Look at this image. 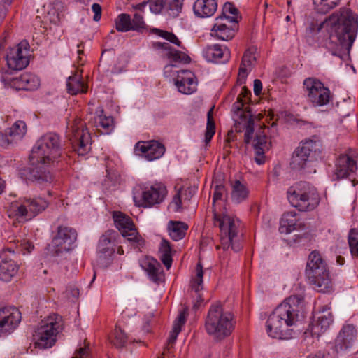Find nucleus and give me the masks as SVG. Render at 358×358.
Instances as JSON below:
<instances>
[{
    "label": "nucleus",
    "instance_id": "9",
    "mask_svg": "<svg viewBox=\"0 0 358 358\" xmlns=\"http://www.w3.org/2000/svg\"><path fill=\"white\" fill-rule=\"evenodd\" d=\"M303 88L308 101L314 107L325 106L330 101V90L317 78H306L303 80Z\"/></svg>",
    "mask_w": 358,
    "mask_h": 358
},
{
    "label": "nucleus",
    "instance_id": "34",
    "mask_svg": "<svg viewBox=\"0 0 358 358\" xmlns=\"http://www.w3.org/2000/svg\"><path fill=\"white\" fill-rule=\"evenodd\" d=\"M140 265L152 281L158 282L160 280V264L156 259L150 257H144L140 260Z\"/></svg>",
    "mask_w": 358,
    "mask_h": 358
},
{
    "label": "nucleus",
    "instance_id": "7",
    "mask_svg": "<svg viewBox=\"0 0 358 358\" xmlns=\"http://www.w3.org/2000/svg\"><path fill=\"white\" fill-rule=\"evenodd\" d=\"M287 199L291 205L300 211L314 210L320 200L316 188L306 182H300L289 187Z\"/></svg>",
    "mask_w": 358,
    "mask_h": 358
},
{
    "label": "nucleus",
    "instance_id": "17",
    "mask_svg": "<svg viewBox=\"0 0 358 358\" xmlns=\"http://www.w3.org/2000/svg\"><path fill=\"white\" fill-rule=\"evenodd\" d=\"M21 313L15 307L0 308V336L12 333L21 321Z\"/></svg>",
    "mask_w": 358,
    "mask_h": 358
},
{
    "label": "nucleus",
    "instance_id": "43",
    "mask_svg": "<svg viewBox=\"0 0 358 358\" xmlns=\"http://www.w3.org/2000/svg\"><path fill=\"white\" fill-rule=\"evenodd\" d=\"M315 10L325 14L338 6L341 0H313Z\"/></svg>",
    "mask_w": 358,
    "mask_h": 358
},
{
    "label": "nucleus",
    "instance_id": "60",
    "mask_svg": "<svg viewBox=\"0 0 358 358\" xmlns=\"http://www.w3.org/2000/svg\"><path fill=\"white\" fill-rule=\"evenodd\" d=\"M19 247L24 255L26 253H30L34 249V245L31 242L25 240L20 243Z\"/></svg>",
    "mask_w": 358,
    "mask_h": 358
},
{
    "label": "nucleus",
    "instance_id": "26",
    "mask_svg": "<svg viewBox=\"0 0 358 358\" xmlns=\"http://www.w3.org/2000/svg\"><path fill=\"white\" fill-rule=\"evenodd\" d=\"M203 57L212 62L224 63L230 57V51L226 46L218 44L208 45L203 50Z\"/></svg>",
    "mask_w": 358,
    "mask_h": 358
},
{
    "label": "nucleus",
    "instance_id": "19",
    "mask_svg": "<svg viewBox=\"0 0 358 358\" xmlns=\"http://www.w3.org/2000/svg\"><path fill=\"white\" fill-rule=\"evenodd\" d=\"M356 337V327L353 324L344 325L335 339L334 350L336 352L348 350L352 347Z\"/></svg>",
    "mask_w": 358,
    "mask_h": 358
},
{
    "label": "nucleus",
    "instance_id": "62",
    "mask_svg": "<svg viewBox=\"0 0 358 358\" xmlns=\"http://www.w3.org/2000/svg\"><path fill=\"white\" fill-rule=\"evenodd\" d=\"M154 47L157 48V49H162L165 51V53H169V52H171L173 48L170 45L169 43H162V42H157L155 43H154Z\"/></svg>",
    "mask_w": 358,
    "mask_h": 358
},
{
    "label": "nucleus",
    "instance_id": "54",
    "mask_svg": "<svg viewBox=\"0 0 358 358\" xmlns=\"http://www.w3.org/2000/svg\"><path fill=\"white\" fill-rule=\"evenodd\" d=\"M251 93L249 90L246 89L245 87H243L241 89V92L237 97V101L236 102H241L243 103V110L245 111V113H251L250 108L248 106H245L248 103V101L250 100V96Z\"/></svg>",
    "mask_w": 358,
    "mask_h": 358
},
{
    "label": "nucleus",
    "instance_id": "52",
    "mask_svg": "<svg viewBox=\"0 0 358 358\" xmlns=\"http://www.w3.org/2000/svg\"><path fill=\"white\" fill-rule=\"evenodd\" d=\"M146 29V24L143 20V17L139 13H135L131 19V30L143 32Z\"/></svg>",
    "mask_w": 358,
    "mask_h": 358
},
{
    "label": "nucleus",
    "instance_id": "2",
    "mask_svg": "<svg viewBox=\"0 0 358 358\" xmlns=\"http://www.w3.org/2000/svg\"><path fill=\"white\" fill-rule=\"evenodd\" d=\"M325 22L330 27V40L338 50L348 52L355 40L357 20L351 10L345 8L331 15Z\"/></svg>",
    "mask_w": 358,
    "mask_h": 358
},
{
    "label": "nucleus",
    "instance_id": "5",
    "mask_svg": "<svg viewBox=\"0 0 358 358\" xmlns=\"http://www.w3.org/2000/svg\"><path fill=\"white\" fill-rule=\"evenodd\" d=\"M305 273L309 282L314 285V289L317 292L326 293L332 290L327 264L319 252L315 250L310 252Z\"/></svg>",
    "mask_w": 358,
    "mask_h": 358
},
{
    "label": "nucleus",
    "instance_id": "29",
    "mask_svg": "<svg viewBox=\"0 0 358 358\" xmlns=\"http://www.w3.org/2000/svg\"><path fill=\"white\" fill-rule=\"evenodd\" d=\"M217 9V0H196L193 6L194 14L202 18L213 16Z\"/></svg>",
    "mask_w": 358,
    "mask_h": 358
},
{
    "label": "nucleus",
    "instance_id": "61",
    "mask_svg": "<svg viewBox=\"0 0 358 358\" xmlns=\"http://www.w3.org/2000/svg\"><path fill=\"white\" fill-rule=\"evenodd\" d=\"M92 10L94 13L93 20L96 22L99 21L101 17V6L96 3H94L92 6Z\"/></svg>",
    "mask_w": 358,
    "mask_h": 358
},
{
    "label": "nucleus",
    "instance_id": "16",
    "mask_svg": "<svg viewBox=\"0 0 358 358\" xmlns=\"http://www.w3.org/2000/svg\"><path fill=\"white\" fill-rule=\"evenodd\" d=\"M27 46L28 43L27 42H22L17 47L10 49L6 57L9 70H22L29 64Z\"/></svg>",
    "mask_w": 358,
    "mask_h": 358
},
{
    "label": "nucleus",
    "instance_id": "36",
    "mask_svg": "<svg viewBox=\"0 0 358 358\" xmlns=\"http://www.w3.org/2000/svg\"><path fill=\"white\" fill-rule=\"evenodd\" d=\"M81 75L74 74L68 78L66 89L68 93L76 95L78 93L85 94L87 92V86L83 83Z\"/></svg>",
    "mask_w": 358,
    "mask_h": 358
},
{
    "label": "nucleus",
    "instance_id": "49",
    "mask_svg": "<svg viewBox=\"0 0 358 358\" xmlns=\"http://www.w3.org/2000/svg\"><path fill=\"white\" fill-rule=\"evenodd\" d=\"M97 127L103 129L101 133L109 134L113 129V119L110 116L99 115L97 119Z\"/></svg>",
    "mask_w": 358,
    "mask_h": 358
},
{
    "label": "nucleus",
    "instance_id": "45",
    "mask_svg": "<svg viewBox=\"0 0 358 358\" xmlns=\"http://www.w3.org/2000/svg\"><path fill=\"white\" fill-rule=\"evenodd\" d=\"M131 18L129 14H120L115 19V28L118 31L126 32L131 30Z\"/></svg>",
    "mask_w": 358,
    "mask_h": 358
},
{
    "label": "nucleus",
    "instance_id": "35",
    "mask_svg": "<svg viewBox=\"0 0 358 358\" xmlns=\"http://www.w3.org/2000/svg\"><path fill=\"white\" fill-rule=\"evenodd\" d=\"M299 225L296 213L294 211L287 212L282 215L280 219L279 231L280 234H288L296 230Z\"/></svg>",
    "mask_w": 358,
    "mask_h": 358
},
{
    "label": "nucleus",
    "instance_id": "21",
    "mask_svg": "<svg viewBox=\"0 0 358 358\" xmlns=\"http://www.w3.org/2000/svg\"><path fill=\"white\" fill-rule=\"evenodd\" d=\"M135 150L140 151L148 161L159 159L165 152L164 145L157 141L138 142L135 145Z\"/></svg>",
    "mask_w": 358,
    "mask_h": 358
},
{
    "label": "nucleus",
    "instance_id": "30",
    "mask_svg": "<svg viewBox=\"0 0 358 358\" xmlns=\"http://www.w3.org/2000/svg\"><path fill=\"white\" fill-rule=\"evenodd\" d=\"M255 53V49L254 48H248L244 52L238 75V82L241 85L245 83L248 74V69L250 71L251 66L256 61Z\"/></svg>",
    "mask_w": 358,
    "mask_h": 358
},
{
    "label": "nucleus",
    "instance_id": "31",
    "mask_svg": "<svg viewBox=\"0 0 358 358\" xmlns=\"http://www.w3.org/2000/svg\"><path fill=\"white\" fill-rule=\"evenodd\" d=\"M7 214L9 217L15 218L17 220H30L25 198L12 202L8 207Z\"/></svg>",
    "mask_w": 358,
    "mask_h": 358
},
{
    "label": "nucleus",
    "instance_id": "1",
    "mask_svg": "<svg viewBox=\"0 0 358 358\" xmlns=\"http://www.w3.org/2000/svg\"><path fill=\"white\" fill-rule=\"evenodd\" d=\"M303 297L292 295L278 305L269 315L266 322L268 335L279 340L293 337L295 327L299 320V313L303 310Z\"/></svg>",
    "mask_w": 358,
    "mask_h": 358
},
{
    "label": "nucleus",
    "instance_id": "28",
    "mask_svg": "<svg viewBox=\"0 0 358 358\" xmlns=\"http://www.w3.org/2000/svg\"><path fill=\"white\" fill-rule=\"evenodd\" d=\"M117 236L118 234L115 231H106L99 239L98 244V252L103 255L104 257L111 256L115 252L113 245Z\"/></svg>",
    "mask_w": 358,
    "mask_h": 358
},
{
    "label": "nucleus",
    "instance_id": "37",
    "mask_svg": "<svg viewBox=\"0 0 358 358\" xmlns=\"http://www.w3.org/2000/svg\"><path fill=\"white\" fill-rule=\"evenodd\" d=\"M25 201L30 220L43 211L48 206V202L41 197L25 198Z\"/></svg>",
    "mask_w": 358,
    "mask_h": 358
},
{
    "label": "nucleus",
    "instance_id": "40",
    "mask_svg": "<svg viewBox=\"0 0 358 358\" xmlns=\"http://www.w3.org/2000/svg\"><path fill=\"white\" fill-rule=\"evenodd\" d=\"M249 191L245 184L239 180L231 182V196L234 202L239 203L245 200L248 196Z\"/></svg>",
    "mask_w": 358,
    "mask_h": 358
},
{
    "label": "nucleus",
    "instance_id": "8",
    "mask_svg": "<svg viewBox=\"0 0 358 358\" xmlns=\"http://www.w3.org/2000/svg\"><path fill=\"white\" fill-rule=\"evenodd\" d=\"M63 329L62 316L56 313L50 314L42 321V324L35 331L34 336L36 346L41 349L52 347Z\"/></svg>",
    "mask_w": 358,
    "mask_h": 358
},
{
    "label": "nucleus",
    "instance_id": "15",
    "mask_svg": "<svg viewBox=\"0 0 358 358\" xmlns=\"http://www.w3.org/2000/svg\"><path fill=\"white\" fill-rule=\"evenodd\" d=\"M238 20L235 17H216L215 22L211 29V35L222 41L232 39L238 29Z\"/></svg>",
    "mask_w": 358,
    "mask_h": 358
},
{
    "label": "nucleus",
    "instance_id": "41",
    "mask_svg": "<svg viewBox=\"0 0 358 358\" xmlns=\"http://www.w3.org/2000/svg\"><path fill=\"white\" fill-rule=\"evenodd\" d=\"M187 315V310L185 308L180 311L173 322V329L170 331L169 336L167 340L168 345H172L177 339L178 335L181 331V327L185 324L186 317Z\"/></svg>",
    "mask_w": 358,
    "mask_h": 358
},
{
    "label": "nucleus",
    "instance_id": "39",
    "mask_svg": "<svg viewBox=\"0 0 358 358\" xmlns=\"http://www.w3.org/2000/svg\"><path fill=\"white\" fill-rule=\"evenodd\" d=\"M26 132L27 125L25 122L21 120L16 121L11 127L5 131L6 136L10 138V139H7L8 143H12L15 140L21 139Z\"/></svg>",
    "mask_w": 358,
    "mask_h": 358
},
{
    "label": "nucleus",
    "instance_id": "44",
    "mask_svg": "<svg viewBox=\"0 0 358 358\" xmlns=\"http://www.w3.org/2000/svg\"><path fill=\"white\" fill-rule=\"evenodd\" d=\"M306 155L298 152L297 148L294 150L290 166L292 169L299 171L304 169L310 161L307 157H305Z\"/></svg>",
    "mask_w": 358,
    "mask_h": 358
},
{
    "label": "nucleus",
    "instance_id": "56",
    "mask_svg": "<svg viewBox=\"0 0 358 358\" xmlns=\"http://www.w3.org/2000/svg\"><path fill=\"white\" fill-rule=\"evenodd\" d=\"M225 193V187L223 185H216L214 187L213 195V205L215 206L216 201L222 200Z\"/></svg>",
    "mask_w": 358,
    "mask_h": 358
},
{
    "label": "nucleus",
    "instance_id": "59",
    "mask_svg": "<svg viewBox=\"0 0 358 358\" xmlns=\"http://www.w3.org/2000/svg\"><path fill=\"white\" fill-rule=\"evenodd\" d=\"M89 356V348L80 347L74 353L72 358H87Z\"/></svg>",
    "mask_w": 358,
    "mask_h": 358
},
{
    "label": "nucleus",
    "instance_id": "25",
    "mask_svg": "<svg viewBox=\"0 0 358 358\" xmlns=\"http://www.w3.org/2000/svg\"><path fill=\"white\" fill-rule=\"evenodd\" d=\"M334 321L333 315L330 308L325 306L317 314L316 320L313 323L311 331L313 334L320 336L330 327Z\"/></svg>",
    "mask_w": 358,
    "mask_h": 358
},
{
    "label": "nucleus",
    "instance_id": "42",
    "mask_svg": "<svg viewBox=\"0 0 358 358\" xmlns=\"http://www.w3.org/2000/svg\"><path fill=\"white\" fill-rule=\"evenodd\" d=\"M160 259L167 269L172 265L171 248L167 240L162 239L159 247Z\"/></svg>",
    "mask_w": 358,
    "mask_h": 358
},
{
    "label": "nucleus",
    "instance_id": "33",
    "mask_svg": "<svg viewBox=\"0 0 358 358\" xmlns=\"http://www.w3.org/2000/svg\"><path fill=\"white\" fill-rule=\"evenodd\" d=\"M32 161L33 164L36 163V164L30 170L29 179L39 185L50 183L52 180V175L45 168L41 166L45 165L36 162L35 160Z\"/></svg>",
    "mask_w": 358,
    "mask_h": 358
},
{
    "label": "nucleus",
    "instance_id": "10",
    "mask_svg": "<svg viewBox=\"0 0 358 358\" xmlns=\"http://www.w3.org/2000/svg\"><path fill=\"white\" fill-rule=\"evenodd\" d=\"M68 137L74 150L79 155H85L90 150V134L87 128H83L80 120H76L73 124L69 128Z\"/></svg>",
    "mask_w": 358,
    "mask_h": 358
},
{
    "label": "nucleus",
    "instance_id": "46",
    "mask_svg": "<svg viewBox=\"0 0 358 358\" xmlns=\"http://www.w3.org/2000/svg\"><path fill=\"white\" fill-rule=\"evenodd\" d=\"M127 339V335L124 331L120 327L116 326L113 332V338H111V343L116 348H122L126 345Z\"/></svg>",
    "mask_w": 358,
    "mask_h": 358
},
{
    "label": "nucleus",
    "instance_id": "4",
    "mask_svg": "<svg viewBox=\"0 0 358 358\" xmlns=\"http://www.w3.org/2000/svg\"><path fill=\"white\" fill-rule=\"evenodd\" d=\"M234 315L224 311L220 303L211 305L205 321L206 332L215 340H222L229 336L234 329Z\"/></svg>",
    "mask_w": 358,
    "mask_h": 358
},
{
    "label": "nucleus",
    "instance_id": "3",
    "mask_svg": "<svg viewBox=\"0 0 358 358\" xmlns=\"http://www.w3.org/2000/svg\"><path fill=\"white\" fill-rule=\"evenodd\" d=\"M63 148L60 137L50 132L42 136L34 145L30 159L48 167L59 162L62 157Z\"/></svg>",
    "mask_w": 358,
    "mask_h": 358
},
{
    "label": "nucleus",
    "instance_id": "38",
    "mask_svg": "<svg viewBox=\"0 0 358 358\" xmlns=\"http://www.w3.org/2000/svg\"><path fill=\"white\" fill-rule=\"evenodd\" d=\"M168 230L170 237L173 241H179L183 238L188 229V225L180 221H170L168 224Z\"/></svg>",
    "mask_w": 358,
    "mask_h": 358
},
{
    "label": "nucleus",
    "instance_id": "14",
    "mask_svg": "<svg viewBox=\"0 0 358 358\" xmlns=\"http://www.w3.org/2000/svg\"><path fill=\"white\" fill-rule=\"evenodd\" d=\"M243 106L241 102H235L231 110L234 113L236 130L238 132L245 130L244 141L245 143H249L254 133V120L251 113H245V111L242 110Z\"/></svg>",
    "mask_w": 358,
    "mask_h": 358
},
{
    "label": "nucleus",
    "instance_id": "64",
    "mask_svg": "<svg viewBox=\"0 0 358 358\" xmlns=\"http://www.w3.org/2000/svg\"><path fill=\"white\" fill-rule=\"evenodd\" d=\"M174 67H175V65H173V64H168V65L165 66V67L164 69V75L166 77H169V76H174L176 73H177V72H178V71H176L174 72L173 71V69Z\"/></svg>",
    "mask_w": 358,
    "mask_h": 358
},
{
    "label": "nucleus",
    "instance_id": "24",
    "mask_svg": "<svg viewBox=\"0 0 358 358\" xmlns=\"http://www.w3.org/2000/svg\"><path fill=\"white\" fill-rule=\"evenodd\" d=\"M196 188L194 186L180 188L173 196L169 208L174 212H180L188 206L191 198L196 194Z\"/></svg>",
    "mask_w": 358,
    "mask_h": 358
},
{
    "label": "nucleus",
    "instance_id": "18",
    "mask_svg": "<svg viewBox=\"0 0 358 358\" xmlns=\"http://www.w3.org/2000/svg\"><path fill=\"white\" fill-rule=\"evenodd\" d=\"M166 193V189L164 185L156 184L150 187H145L142 192L138 201H137L136 196H134V199L136 202H138L139 206L151 207L162 202Z\"/></svg>",
    "mask_w": 358,
    "mask_h": 358
},
{
    "label": "nucleus",
    "instance_id": "50",
    "mask_svg": "<svg viewBox=\"0 0 358 358\" xmlns=\"http://www.w3.org/2000/svg\"><path fill=\"white\" fill-rule=\"evenodd\" d=\"M348 244L352 256H358V232L355 228L351 229L348 236Z\"/></svg>",
    "mask_w": 358,
    "mask_h": 358
},
{
    "label": "nucleus",
    "instance_id": "53",
    "mask_svg": "<svg viewBox=\"0 0 358 358\" xmlns=\"http://www.w3.org/2000/svg\"><path fill=\"white\" fill-rule=\"evenodd\" d=\"M238 9L234 6V4L229 2H227L223 6L222 15L217 17H223L225 19L227 17H235L236 20H238Z\"/></svg>",
    "mask_w": 358,
    "mask_h": 358
},
{
    "label": "nucleus",
    "instance_id": "48",
    "mask_svg": "<svg viewBox=\"0 0 358 358\" xmlns=\"http://www.w3.org/2000/svg\"><path fill=\"white\" fill-rule=\"evenodd\" d=\"M213 110L212 108L207 113V124H206V130L205 133V142L206 143H208L215 132V125L213 118Z\"/></svg>",
    "mask_w": 358,
    "mask_h": 358
},
{
    "label": "nucleus",
    "instance_id": "6",
    "mask_svg": "<svg viewBox=\"0 0 358 358\" xmlns=\"http://www.w3.org/2000/svg\"><path fill=\"white\" fill-rule=\"evenodd\" d=\"M214 224L220 230V245H217V250L222 248L227 250L230 246L237 252L241 250L242 245L240 243V220L230 215L214 213Z\"/></svg>",
    "mask_w": 358,
    "mask_h": 358
},
{
    "label": "nucleus",
    "instance_id": "27",
    "mask_svg": "<svg viewBox=\"0 0 358 358\" xmlns=\"http://www.w3.org/2000/svg\"><path fill=\"white\" fill-rule=\"evenodd\" d=\"M298 152L306 155L310 162L317 160L322 152V143L320 141L307 139L297 147Z\"/></svg>",
    "mask_w": 358,
    "mask_h": 358
},
{
    "label": "nucleus",
    "instance_id": "20",
    "mask_svg": "<svg viewBox=\"0 0 358 358\" xmlns=\"http://www.w3.org/2000/svg\"><path fill=\"white\" fill-rule=\"evenodd\" d=\"M10 249L3 251L0 256V280L8 282L17 274L19 266L10 257L14 256Z\"/></svg>",
    "mask_w": 358,
    "mask_h": 358
},
{
    "label": "nucleus",
    "instance_id": "51",
    "mask_svg": "<svg viewBox=\"0 0 358 358\" xmlns=\"http://www.w3.org/2000/svg\"><path fill=\"white\" fill-rule=\"evenodd\" d=\"M165 56L175 62L188 63L190 61V57L187 55L173 48L169 53H166Z\"/></svg>",
    "mask_w": 358,
    "mask_h": 358
},
{
    "label": "nucleus",
    "instance_id": "22",
    "mask_svg": "<svg viewBox=\"0 0 358 358\" xmlns=\"http://www.w3.org/2000/svg\"><path fill=\"white\" fill-rule=\"evenodd\" d=\"M357 169L356 161L347 154H342L337 158L334 177L336 180L350 177Z\"/></svg>",
    "mask_w": 358,
    "mask_h": 358
},
{
    "label": "nucleus",
    "instance_id": "63",
    "mask_svg": "<svg viewBox=\"0 0 358 358\" xmlns=\"http://www.w3.org/2000/svg\"><path fill=\"white\" fill-rule=\"evenodd\" d=\"M175 6H176V4L172 3V1L169 0L168 5L166 7L169 15H170L171 17H176L179 15V13H175V10H176V8H175Z\"/></svg>",
    "mask_w": 358,
    "mask_h": 358
},
{
    "label": "nucleus",
    "instance_id": "58",
    "mask_svg": "<svg viewBox=\"0 0 358 358\" xmlns=\"http://www.w3.org/2000/svg\"><path fill=\"white\" fill-rule=\"evenodd\" d=\"M255 162L259 165L264 164V162H265L264 153H265L266 150H262V148H257V149H255Z\"/></svg>",
    "mask_w": 358,
    "mask_h": 358
},
{
    "label": "nucleus",
    "instance_id": "47",
    "mask_svg": "<svg viewBox=\"0 0 358 358\" xmlns=\"http://www.w3.org/2000/svg\"><path fill=\"white\" fill-rule=\"evenodd\" d=\"M270 145L271 143L268 141L264 131L261 129L258 131L253 141L254 149L262 148V150H268Z\"/></svg>",
    "mask_w": 358,
    "mask_h": 358
},
{
    "label": "nucleus",
    "instance_id": "13",
    "mask_svg": "<svg viewBox=\"0 0 358 358\" xmlns=\"http://www.w3.org/2000/svg\"><path fill=\"white\" fill-rule=\"evenodd\" d=\"M113 218L115 227L122 235L127 237L129 242L134 243L135 247L140 248L144 245L145 241L137 231L130 217L122 212H114Z\"/></svg>",
    "mask_w": 358,
    "mask_h": 358
},
{
    "label": "nucleus",
    "instance_id": "11",
    "mask_svg": "<svg viewBox=\"0 0 358 358\" xmlns=\"http://www.w3.org/2000/svg\"><path fill=\"white\" fill-rule=\"evenodd\" d=\"M0 80L6 87H10L16 90H35L41 85L40 78L29 72L24 73L18 77H11L8 71H5L2 72Z\"/></svg>",
    "mask_w": 358,
    "mask_h": 358
},
{
    "label": "nucleus",
    "instance_id": "23",
    "mask_svg": "<svg viewBox=\"0 0 358 358\" xmlns=\"http://www.w3.org/2000/svg\"><path fill=\"white\" fill-rule=\"evenodd\" d=\"M175 85L180 92L190 94L196 90L197 83L191 71L182 70L177 72Z\"/></svg>",
    "mask_w": 358,
    "mask_h": 358
},
{
    "label": "nucleus",
    "instance_id": "32",
    "mask_svg": "<svg viewBox=\"0 0 358 358\" xmlns=\"http://www.w3.org/2000/svg\"><path fill=\"white\" fill-rule=\"evenodd\" d=\"M196 277L192 282V289L194 292V301L193 304V308L196 310L201 306L203 299L201 293L203 289V271L202 266L200 263H198L196 268Z\"/></svg>",
    "mask_w": 358,
    "mask_h": 358
},
{
    "label": "nucleus",
    "instance_id": "55",
    "mask_svg": "<svg viewBox=\"0 0 358 358\" xmlns=\"http://www.w3.org/2000/svg\"><path fill=\"white\" fill-rule=\"evenodd\" d=\"M166 0H150L149 6L152 13L159 14L165 8V3Z\"/></svg>",
    "mask_w": 358,
    "mask_h": 358
},
{
    "label": "nucleus",
    "instance_id": "57",
    "mask_svg": "<svg viewBox=\"0 0 358 358\" xmlns=\"http://www.w3.org/2000/svg\"><path fill=\"white\" fill-rule=\"evenodd\" d=\"M13 0H0V23L5 18L8 7L11 4Z\"/></svg>",
    "mask_w": 358,
    "mask_h": 358
},
{
    "label": "nucleus",
    "instance_id": "12",
    "mask_svg": "<svg viewBox=\"0 0 358 358\" xmlns=\"http://www.w3.org/2000/svg\"><path fill=\"white\" fill-rule=\"evenodd\" d=\"M76 239L77 231L75 229L65 225H59L52 241V252L59 256L71 250Z\"/></svg>",
    "mask_w": 358,
    "mask_h": 358
}]
</instances>
